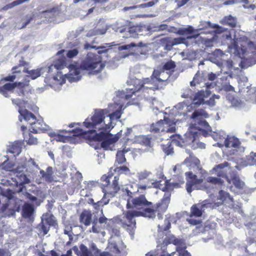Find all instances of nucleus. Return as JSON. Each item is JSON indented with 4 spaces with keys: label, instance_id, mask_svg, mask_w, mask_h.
I'll use <instances>...</instances> for the list:
<instances>
[{
    "label": "nucleus",
    "instance_id": "obj_3",
    "mask_svg": "<svg viewBox=\"0 0 256 256\" xmlns=\"http://www.w3.org/2000/svg\"><path fill=\"white\" fill-rule=\"evenodd\" d=\"M105 110H96L94 113L90 118H87L83 122V125L87 128L90 129L88 131H84L80 128H76L72 130L74 133L73 136H82L84 138H88L90 134H92L96 130L104 128L102 126V124L104 122L105 118Z\"/></svg>",
    "mask_w": 256,
    "mask_h": 256
},
{
    "label": "nucleus",
    "instance_id": "obj_36",
    "mask_svg": "<svg viewBox=\"0 0 256 256\" xmlns=\"http://www.w3.org/2000/svg\"><path fill=\"white\" fill-rule=\"evenodd\" d=\"M223 22L225 24L228 25L231 28L236 27V18L231 15L225 16L223 18Z\"/></svg>",
    "mask_w": 256,
    "mask_h": 256
},
{
    "label": "nucleus",
    "instance_id": "obj_35",
    "mask_svg": "<svg viewBox=\"0 0 256 256\" xmlns=\"http://www.w3.org/2000/svg\"><path fill=\"white\" fill-rule=\"evenodd\" d=\"M162 121L160 120L156 123L152 124L150 126V131L154 134L162 132Z\"/></svg>",
    "mask_w": 256,
    "mask_h": 256
},
{
    "label": "nucleus",
    "instance_id": "obj_63",
    "mask_svg": "<svg viewBox=\"0 0 256 256\" xmlns=\"http://www.w3.org/2000/svg\"><path fill=\"white\" fill-rule=\"evenodd\" d=\"M192 91L190 88L186 89L182 94L183 98H192Z\"/></svg>",
    "mask_w": 256,
    "mask_h": 256
},
{
    "label": "nucleus",
    "instance_id": "obj_5",
    "mask_svg": "<svg viewBox=\"0 0 256 256\" xmlns=\"http://www.w3.org/2000/svg\"><path fill=\"white\" fill-rule=\"evenodd\" d=\"M130 83L134 86L136 90H140V94L147 100H156V98H150L145 94L146 92H154L155 90L159 89L158 84H155V80H153L151 76L142 80L132 78L130 80Z\"/></svg>",
    "mask_w": 256,
    "mask_h": 256
},
{
    "label": "nucleus",
    "instance_id": "obj_20",
    "mask_svg": "<svg viewBox=\"0 0 256 256\" xmlns=\"http://www.w3.org/2000/svg\"><path fill=\"white\" fill-rule=\"evenodd\" d=\"M170 138H172L171 140L173 144L180 147L186 146L188 144H189L187 138H183L180 134L172 135Z\"/></svg>",
    "mask_w": 256,
    "mask_h": 256
},
{
    "label": "nucleus",
    "instance_id": "obj_34",
    "mask_svg": "<svg viewBox=\"0 0 256 256\" xmlns=\"http://www.w3.org/2000/svg\"><path fill=\"white\" fill-rule=\"evenodd\" d=\"M176 67V62L172 60H169L164 64L162 68V72H164V71L174 72Z\"/></svg>",
    "mask_w": 256,
    "mask_h": 256
},
{
    "label": "nucleus",
    "instance_id": "obj_58",
    "mask_svg": "<svg viewBox=\"0 0 256 256\" xmlns=\"http://www.w3.org/2000/svg\"><path fill=\"white\" fill-rule=\"evenodd\" d=\"M139 46L138 44H135L134 42H131L128 44L122 45L119 46L118 48L120 50H129L132 48L138 47Z\"/></svg>",
    "mask_w": 256,
    "mask_h": 256
},
{
    "label": "nucleus",
    "instance_id": "obj_64",
    "mask_svg": "<svg viewBox=\"0 0 256 256\" xmlns=\"http://www.w3.org/2000/svg\"><path fill=\"white\" fill-rule=\"evenodd\" d=\"M248 160L250 164L256 163V154L252 152L248 158Z\"/></svg>",
    "mask_w": 256,
    "mask_h": 256
},
{
    "label": "nucleus",
    "instance_id": "obj_49",
    "mask_svg": "<svg viewBox=\"0 0 256 256\" xmlns=\"http://www.w3.org/2000/svg\"><path fill=\"white\" fill-rule=\"evenodd\" d=\"M64 234H66L68 236L69 240L68 242L66 243V246H70L72 244V243L73 242V235L74 234L72 231V228L70 226V228L69 230H64Z\"/></svg>",
    "mask_w": 256,
    "mask_h": 256
},
{
    "label": "nucleus",
    "instance_id": "obj_41",
    "mask_svg": "<svg viewBox=\"0 0 256 256\" xmlns=\"http://www.w3.org/2000/svg\"><path fill=\"white\" fill-rule=\"evenodd\" d=\"M24 140L28 144H36L38 142L37 138H34L30 133H28L24 135Z\"/></svg>",
    "mask_w": 256,
    "mask_h": 256
},
{
    "label": "nucleus",
    "instance_id": "obj_16",
    "mask_svg": "<svg viewBox=\"0 0 256 256\" xmlns=\"http://www.w3.org/2000/svg\"><path fill=\"white\" fill-rule=\"evenodd\" d=\"M30 80L24 78L22 82H12L14 84V88H16L18 90V96H23L25 93V88L29 86Z\"/></svg>",
    "mask_w": 256,
    "mask_h": 256
},
{
    "label": "nucleus",
    "instance_id": "obj_15",
    "mask_svg": "<svg viewBox=\"0 0 256 256\" xmlns=\"http://www.w3.org/2000/svg\"><path fill=\"white\" fill-rule=\"evenodd\" d=\"M42 68H38L32 70H28V66L23 68L22 72L26 73V74L24 78H30L31 80H35L40 76L42 74Z\"/></svg>",
    "mask_w": 256,
    "mask_h": 256
},
{
    "label": "nucleus",
    "instance_id": "obj_55",
    "mask_svg": "<svg viewBox=\"0 0 256 256\" xmlns=\"http://www.w3.org/2000/svg\"><path fill=\"white\" fill-rule=\"evenodd\" d=\"M16 78H20V76L16 74H12L2 78L1 81L13 82Z\"/></svg>",
    "mask_w": 256,
    "mask_h": 256
},
{
    "label": "nucleus",
    "instance_id": "obj_31",
    "mask_svg": "<svg viewBox=\"0 0 256 256\" xmlns=\"http://www.w3.org/2000/svg\"><path fill=\"white\" fill-rule=\"evenodd\" d=\"M228 77H222L220 78L222 81L220 84V90L226 92H234V88L230 84L229 81L227 82Z\"/></svg>",
    "mask_w": 256,
    "mask_h": 256
},
{
    "label": "nucleus",
    "instance_id": "obj_61",
    "mask_svg": "<svg viewBox=\"0 0 256 256\" xmlns=\"http://www.w3.org/2000/svg\"><path fill=\"white\" fill-rule=\"evenodd\" d=\"M78 54V50L77 48H74L68 50L66 54V56L68 58H72L76 56Z\"/></svg>",
    "mask_w": 256,
    "mask_h": 256
},
{
    "label": "nucleus",
    "instance_id": "obj_30",
    "mask_svg": "<svg viewBox=\"0 0 256 256\" xmlns=\"http://www.w3.org/2000/svg\"><path fill=\"white\" fill-rule=\"evenodd\" d=\"M14 89V84L8 82L2 86H0V94L5 97L8 96V92L12 91Z\"/></svg>",
    "mask_w": 256,
    "mask_h": 256
},
{
    "label": "nucleus",
    "instance_id": "obj_42",
    "mask_svg": "<svg viewBox=\"0 0 256 256\" xmlns=\"http://www.w3.org/2000/svg\"><path fill=\"white\" fill-rule=\"evenodd\" d=\"M170 221H171L170 217V216H168V217L166 216V218L164 220V228H162V226L158 225V230L162 232L166 231V230H168L171 228Z\"/></svg>",
    "mask_w": 256,
    "mask_h": 256
},
{
    "label": "nucleus",
    "instance_id": "obj_32",
    "mask_svg": "<svg viewBox=\"0 0 256 256\" xmlns=\"http://www.w3.org/2000/svg\"><path fill=\"white\" fill-rule=\"evenodd\" d=\"M94 40H92V44H90L88 42H86L84 46V50H90V49H95V50H98V49H104V50H99L98 52V54H102V53H106L108 52V49H106V46H94Z\"/></svg>",
    "mask_w": 256,
    "mask_h": 256
},
{
    "label": "nucleus",
    "instance_id": "obj_45",
    "mask_svg": "<svg viewBox=\"0 0 256 256\" xmlns=\"http://www.w3.org/2000/svg\"><path fill=\"white\" fill-rule=\"evenodd\" d=\"M132 128H127L126 131L124 132L122 139L124 141V144H126L129 140H132Z\"/></svg>",
    "mask_w": 256,
    "mask_h": 256
},
{
    "label": "nucleus",
    "instance_id": "obj_12",
    "mask_svg": "<svg viewBox=\"0 0 256 256\" xmlns=\"http://www.w3.org/2000/svg\"><path fill=\"white\" fill-rule=\"evenodd\" d=\"M110 245L108 252H102L100 250L96 248L94 251V256H121V252L116 242H112Z\"/></svg>",
    "mask_w": 256,
    "mask_h": 256
},
{
    "label": "nucleus",
    "instance_id": "obj_59",
    "mask_svg": "<svg viewBox=\"0 0 256 256\" xmlns=\"http://www.w3.org/2000/svg\"><path fill=\"white\" fill-rule=\"evenodd\" d=\"M140 30V28L138 26H134L128 28V31L132 36L138 34V32Z\"/></svg>",
    "mask_w": 256,
    "mask_h": 256
},
{
    "label": "nucleus",
    "instance_id": "obj_27",
    "mask_svg": "<svg viewBox=\"0 0 256 256\" xmlns=\"http://www.w3.org/2000/svg\"><path fill=\"white\" fill-rule=\"evenodd\" d=\"M96 131L92 134L88 135V139L92 140L94 142H102L110 134L103 132H101L99 133H96Z\"/></svg>",
    "mask_w": 256,
    "mask_h": 256
},
{
    "label": "nucleus",
    "instance_id": "obj_9",
    "mask_svg": "<svg viewBox=\"0 0 256 256\" xmlns=\"http://www.w3.org/2000/svg\"><path fill=\"white\" fill-rule=\"evenodd\" d=\"M179 238H176L174 235L171 234L166 237L162 242L158 244L155 252L156 256H161L165 254L167 252V246L169 244H179Z\"/></svg>",
    "mask_w": 256,
    "mask_h": 256
},
{
    "label": "nucleus",
    "instance_id": "obj_8",
    "mask_svg": "<svg viewBox=\"0 0 256 256\" xmlns=\"http://www.w3.org/2000/svg\"><path fill=\"white\" fill-rule=\"evenodd\" d=\"M67 67L66 58L62 56L60 58L56 59L48 67V72H54L56 76H54V80L57 79L58 76L60 78L63 76L60 70Z\"/></svg>",
    "mask_w": 256,
    "mask_h": 256
},
{
    "label": "nucleus",
    "instance_id": "obj_62",
    "mask_svg": "<svg viewBox=\"0 0 256 256\" xmlns=\"http://www.w3.org/2000/svg\"><path fill=\"white\" fill-rule=\"evenodd\" d=\"M141 142L144 145L146 146H151V138L148 136H142Z\"/></svg>",
    "mask_w": 256,
    "mask_h": 256
},
{
    "label": "nucleus",
    "instance_id": "obj_54",
    "mask_svg": "<svg viewBox=\"0 0 256 256\" xmlns=\"http://www.w3.org/2000/svg\"><path fill=\"white\" fill-rule=\"evenodd\" d=\"M150 174V172L144 170L138 173L137 177L140 180H142L146 179Z\"/></svg>",
    "mask_w": 256,
    "mask_h": 256
},
{
    "label": "nucleus",
    "instance_id": "obj_14",
    "mask_svg": "<svg viewBox=\"0 0 256 256\" xmlns=\"http://www.w3.org/2000/svg\"><path fill=\"white\" fill-rule=\"evenodd\" d=\"M80 250L77 246L72 247V250L77 256H94L92 252L84 244H80Z\"/></svg>",
    "mask_w": 256,
    "mask_h": 256
},
{
    "label": "nucleus",
    "instance_id": "obj_11",
    "mask_svg": "<svg viewBox=\"0 0 256 256\" xmlns=\"http://www.w3.org/2000/svg\"><path fill=\"white\" fill-rule=\"evenodd\" d=\"M120 132L115 136L110 134L107 137L101 142L100 147L105 150H112L114 144L122 136Z\"/></svg>",
    "mask_w": 256,
    "mask_h": 256
},
{
    "label": "nucleus",
    "instance_id": "obj_26",
    "mask_svg": "<svg viewBox=\"0 0 256 256\" xmlns=\"http://www.w3.org/2000/svg\"><path fill=\"white\" fill-rule=\"evenodd\" d=\"M29 64L28 62L25 61L24 58H22L19 61V63L18 65L13 66L12 68V74H16L18 75L22 72L23 68L28 66Z\"/></svg>",
    "mask_w": 256,
    "mask_h": 256
},
{
    "label": "nucleus",
    "instance_id": "obj_18",
    "mask_svg": "<svg viewBox=\"0 0 256 256\" xmlns=\"http://www.w3.org/2000/svg\"><path fill=\"white\" fill-rule=\"evenodd\" d=\"M179 244H176V252L178 253V256H192L186 250V246L184 240L179 238Z\"/></svg>",
    "mask_w": 256,
    "mask_h": 256
},
{
    "label": "nucleus",
    "instance_id": "obj_21",
    "mask_svg": "<svg viewBox=\"0 0 256 256\" xmlns=\"http://www.w3.org/2000/svg\"><path fill=\"white\" fill-rule=\"evenodd\" d=\"M130 150L129 148H126L124 147L122 150H118L116 156L115 164H122L126 162V158L125 157V154Z\"/></svg>",
    "mask_w": 256,
    "mask_h": 256
},
{
    "label": "nucleus",
    "instance_id": "obj_28",
    "mask_svg": "<svg viewBox=\"0 0 256 256\" xmlns=\"http://www.w3.org/2000/svg\"><path fill=\"white\" fill-rule=\"evenodd\" d=\"M108 232L110 234V240L112 242H116L114 240V238H117L118 242H122L119 228L116 226H111L108 230Z\"/></svg>",
    "mask_w": 256,
    "mask_h": 256
},
{
    "label": "nucleus",
    "instance_id": "obj_2",
    "mask_svg": "<svg viewBox=\"0 0 256 256\" xmlns=\"http://www.w3.org/2000/svg\"><path fill=\"white\" fill-rule=\"evenodd\" d=\"M104 66L100 56L94 53L88 52L79 66L72 64L68 66L70 76L67 74L64 75L71 82L77 81L80 79L81 71H86L90 74H96L100 72Z\"/></svg>",
    "mask_w": 256,
    "mask_h": 256
},
{
    "label": "nucleus",
    "instance_id": "obj_6",
    "mask_svg": "<svg viewBox=\"0 0 256 256\" xmlns=\"http://www.w3.org/2000/svg\"><path fill=\"white\" fill-rule=\"evenodd\" d=\"M217 176L226 178L230 192L238 194L240 190L243 189L244 183L240 180L237 174L234 172L230 173V177L224 172L220 171L217 173Z\"/></svg>",
    "mask_w": 256,
    "mask_h": 256
},
{
    "label": "nucleus",
    "instance_id": "obj_22",
    "mask_svg": "<svg viewBox=\"0 0 256 256\" xmlns=\"http://www.w3.org/2000/svg\"><path fill=\"white\" fill-rule=\"evenodd\" d=\"M30 126L29 130L30 132L37 134L44 130L42 122L37 120L36 118V121L34 122L31 123V124Z\"/></svg>",
    "mask_w": 256,
    "mask_h": 256
},
{
    "label": "nucleus",
    "instance_id": "obj_51",
    "mask_svg": "<svg viewBox=\"0 0 256 256\" xmlns=\"http://www.w3.org/2000/svg\"><path fill=\"white\" fill-rule=\"evenodd\" d=\"M29 0H16L6 6L4 8L6 10L11 8L14 6L20 4L24 2H28Z\"/></svg>",
    "mask_w": 256,
    "mask_h": 256
},
{
    "label": "nucleus",
    "instance_id": "obj_57",
    "mask_svg": "<svg viewBox=\"0 0 256 256\" xmlns=\"http://www.w3.org/2000/svg\"><path fill=\"white\" fill-rule=\"evenodd\" d=\"M122 115V112L120 110H116L109 115L110 118L112 120H118L120 118Z\"/></svg>",
    "mask_w": 256,
    "mask_h": 256
},
{
    "label": "nucleus",
    "instance_id": "obj_48",
    "mask_svg": "<svg viewBox=\"0 0 256 256\" xmlns=\"http://www.w3.org/2000/svg\"><path fill=\"white\" fill-rule=\"evenodd\" d=\"M98 221V219H94L92 222V232L94 233L98 234L102 230V227L100 225Z\"/></svg>",
    "mask_w": 256,
    "mask_h": 256
},
{
    "label": "nucleus",
    "instance_id": "obj_1",
    "mask_svg": "<svg viewBox=\"0 0 256 256\" xmlns=\"http://www.w3.org/2000/svg\"><path fill=\"white\" fill-rule=\"evenodd\" d=\"M126 210L124 212L120 222L122 227L130 235L134 234L136 228V218L143 216L154 219L157 213L158 219L162 220L170 202L171 194L169 193H165L160 200L154 206L152 202L148 200L145 194L132 192L128 189L126 190Z\"/></svg>",
    "mask_w": 256,
    "mask_h": 256
},
{
    "label": "nucleus",
    "instance_id": "obj_38",
    "mask_svg": "<svg viewBox=\"0 0 256 256\" xmlns=\"http://www.w3.org/2000/svg\"><path fill=\"white\" fill-rule=\"evenodd\" d=\"M178 187V183H172L171 184L170 182L166 180L165 182V185L164 187L162 188V191L166 192L165 193H169L174 188Z\"/></svg>",
    "mask_w": 256,
    "mask_h": 256
},
{
    "label": "nucleus",
    "instance_id": "obj_50",
    "mask_svg": "<svg viewBox=\"0 0 256 256\" xmlns=\"http://www.w3.org/2000/svg\"><path fill=\"white\" fill-rule=\"evenodd\" d=\"M114 171L118 172L119 174H128L130 173V172L128 168L126 166L116 167L114 169Z\"/></svg>",
    "mask_w": 256,
    "mask_h": 256
},
{
    "label": "nucleus",
    "instance_id": "obj_7",
    "mask_svg": "<svg viewBox=\"0 0 256 256\" xmlns=\"http://www.w3.org/2000/svg\"><path fill=\"white\" fill-rule=\"evenodd\" d=\"M207 208V204H193L190 208L189 218L186 219L188 222L191 226H198L197 227L202 226V222L201 220H196L194 217H201L204 212V208Z\"/></svg>",
    "mask_w": 256,
    "mask_h": 256
},
{
    "label": "nucleus",
    "instance_id": "obj_25",
    "mask_svg": "<svg viewBox=\"0 0 256 256\" xmlns=\"http://www.w3.org/2000/svg\"><path fill=\"white\" fill-rule=\"evenodd\" d=\"M40 174L47 182L50 183L54 181V172L52 166H48L46 172L40 170Z\"/></svg>",
    "mask_w": 256,
    "mask_h": 256
},
{
    "label": "nucleus",
    "instance_id": "obj_23",
    "mask_svg": "<svg viewBox=\"0 0 256 256\" xmlns=\"http://www.w3.org/2000/svg\"><path fill=\"white\" fill-rule=\"evenodd\" d=\"M34 211V206L28 202L24 203L22 208V216L24 218H30Z\"/></svg>",
    "mask_w": 256,
    "mask_h": 256
},
{
    "label": "nucleus",
    "instance_id": "obj_33",
    "mask_svg": "<svg viewBox=\"0 0 256 256\" xmlns=\"http://www.w3.org/2000/svg\"><path fill=\"white\" fill-rule=\"evenodd\" d=\"M9 152L14 154H19L22 150L21 144L18 142H14L9 146Z\"/></svg>",
    "mask_w": 256,
    "mask_h": 256
},
{
    "label": "nucleus",
    "instance_id": "obj_46",
    "mask_svg": "<svg viewBox=\"0 0 256 256\" xmlns=\"http://www.w3.org/2000/svg\"><path fill=\"white\" fill-rule=\"evenodd\" d=\"M161 72L158 70H154L151 76L153 80H155V84L157 82H164V80L160 78Z\"/></svg>",
    "mask_w": 256,
    "mask_h": 256
},
{
    "label": "nucleus",
    "instance_id": "obj_47",
    "mask_svg": "<svg viewBox=\"0 0 256 256\" xmlns=\"http://www.w3.org/2000/svg\"><path fill=\"white\" fill-rule=\"evenodd\" d=\"M207 181L210 183L214 184H218L222 186L224 184V182L222 180L219 178H216L212 176H209L207 178Z\"/></svg>",
    "mask_w": 256,
    "mask_h": 256
},
{
    "label": "nucleus",
    "instance_id": "obj_29",
    "mask_svg": "<svg viewBox=\"0 0 256 256\" xmlns=\"http://www.w3.org/2000/svg\"><path fill=\"white\" fill-rule=\"evenodd\" d=\"M204 92H198L194 95L192 98V105H194V107H197L201 104H204Z\"/></svg>",
    "mask_w": 256,
    "mask_h": 256
},
{
    "label": "nucleus",
    "instance_id": "obj_37",
    "mask_svg": "<svg viewBox=\"0 0 256 256\" xmlns=\"http://www.w3.org/2000/svg\"><path fill=\"white\" fill-rule=\"evenodd\" d=\"M172 140H169L167 142L166 144H162L161 145L162 150L166 155L170 154L174 152L173 148L172 146Z\"/></svg>",
    "mask_w": 256,
    "mask_h": 256
},
{
    "label": "nucleus",
    "instance_id": "obj_10",
    "mask_svg": "<svg viewBox=\"0 0 256 256\" xmlns=\"http://www.w3.org/2000/svg\"><path fill=\"white\" fill-rule=\"evenodd\" d=\"M185 174L187 180L186 184V190L188 193L190 194L194 189V186L196 189L198 188L197 186L202 183L203 179L198 178L192 172H186Z\"/></svg>",
    "mask_w": 256,
    "mask_h": 256
},
{
    "label": "nucleus",
    "instance_id": "obj_44",
    "mask_svg": "<svg viewBox=\"0 0 256 256\" xmlns=\"http://www.w3.org/2000/svg\"><path fill=\"white\" fill-rule=\"evenodd\" d=\"M200 116L208 118V114L206 112L202 110H196L192 114L191 118L193 119H195Z\"/></svg>",
    "mask_w": 256,
    "mask_h": 256
},
{
    "label": "nucleus",
    "instance_id": "obj_39",
    "mask_svg": "<svg viewBox=\"0 0 256 256\" xmlns=\"http://www.w3.org/2000/svg\"><path fill=\"white\" fill-rule=\"evenodd\" d=\"M37 228L39 232L42 233L44 236L50 230V226L44 222V220H42Z\"/></svg>",
    "mask_w": 256,
    "mask_h": 256
},
{
    "label": "nucleus",
    "instance_id": "obj_60",
    "mask_svg": "<svg viewBox=\"0 0 256 256\" xmlns=\"http://www.w3.org/2000/svg\"><path fill=\"white\" fill-rule=\"evenodd\" d=\"M161 42L163 44H166V47L167 49H170L172 47H170V44L171 43H173V41L170 38L166 37L164 38L161 40Z\"/></svg>",
    "mask_w": 256,
    "mask_h": 256
},
{
    "label": "nucleus",
    "instance_id": "obj_53",
    "mask_svg": "<svg viewBox=\"0 0 256 256\" xmlns=\"http://www.w3.org/2000/svg\"><path fill=\"white\" fill-rule=\"evenodd\" d=\"M219 198L222 201L226 200L228 198L230 199V194L229 193L223 190H220L219 192Z\"/></svg>",
    "mask_w": 256,
    "mask_h": 256
},
{
    "label": "nucleus",
    "instance_id": "obj_24",
    "mask_svg": "<svg viewBox=\"0 0 256 256\" xmlns=\"http://www.w3.org/2000/svg\"><path fill=\"white\" fill-rule=\"evenodd\" d=\"M20 116H22L23 118L28 122V124L30 125L31 123L34 122L36 121V116L34 114L29 112L28 110L25 109L24 110H18Z\"/></svg>",
    "mask_w": 256,
    "mask_h": 256
},
{
    "label": "nucleus",
    "instance_id": "obj_40",
    "mask_svg": "<svg viewBox=\"0 0 256 256\" xmlns=\"http://www.w3.org/2000/svg\"><path fill=\"white\" fill-rule=\"evenodd\" d=\"M42 220H44V222L49 226H55L57 224L55 218L52 214L46 215V218L44 219H42Z\"/></svg>",
    "mask_w": 256,
    "mask_h": 256
},
{
    "label": "nucleus",
    "instance_id": "obj_19",
    "mask_svg": "<svg viewBox=\"0 0 256 256\" xmlns=\"http://www.w3.org/2000/svg\"><path fill=\"white\" fill-rule=\"evenodd\" d=\"M224 144L226 148H238L240 142L237 138L228 136L224 140Z\"/></svg>",
    "mask_w": 256,
    "mask_h": 256
},
{
    "label": "nucleus",
    "instance_id": "obj_4",
    "mask_svg": "<svg viewBox=\"0 0 256 256\" xmlns=\"http://www.w3.org/2000/svg\"><path fill=\"white\" fill-rule=\"evenodd\" d=\"M111 168L107 174H104L100 178L102 188L104 196L108 195L112 198L120 190V188L118 184L119 176H114Z\"/></svg>",
    "mask_w": 256,
    "mask_h": 256
},
{
    "label": "nucleus",
    "instance_id": "obj_13",
    "mask_svg": "<svg viewBox=\"0 0 256 256\" xmlns=\"http://www.w3.org/2000/svg\"><path fill=\"white\" fill-rule=\"evenodd\" d=\"M162 132L174 133L176 130V122L169 118L164 117L162 120Z\"/></svg>",
    "mask_w": 256,
    "mask_h": 256
},
{
    "label": "nucleus",
    "instance_id": "obj_52",
    "mask_svg": "<svg viewBox=\"0 0 256 256\" xmlns=\"http://www.w3.org/2000/svg\"><path fill=\"white\" fill-rule=\"evenodd\" d=\"M138 92H140V90H136L134 86L133 88L126 89L124 98L126 100L130 99L134 94Z\"/></svg>",
    "mask_w": 256,
    "mask_h": 256
},
{
    "label": "nucleus",
    "instance_id": "obj_43",
    "mask_svg": "<svg viewBox=\"0 0 256 256\" xmlns=\"http://www.w3.org/2000/svg\"><path fill=\"white\" fill-rule=\"evenodd\" d=\"M52 136L54 138V139L56 140V141L62 142H67L70 139V137L63 136L59 134L54 133L52 134Z\"/></svg>",
    "mask_w": 256,
    "mask_h": 256
},
{
    "label": "nucleus",
    "instance_id": "obj_17",
    "mask_svg": "<svg viewBox=\"0 0 256 256\" xmlns=\"http://www.w3.org/2000/svg\"><path fill=\"white\" fill-rule=\"evenodd\" d=\"M80 222L86 226H90L92 222V214L90 210H84L80 216Z\"/></svg>",
    "mask_w": 256,
    "mask_h": 256
},
{
    "label": "nucleus",
    "instance_id": "obj_56",
    "mask_svg": "<svg viewBox=\"0 0 256 256\" xmlns=\"http://www.w3.org/2000/svg\"><path fill=\"white\" fill-rule=\"evenodd\" d=\"M232 47L236 50V52L240 54V53L244 54L245 50L243 48H240L238 44V40H234L232 44Z\"/></svg>",
    "mask_w": 256,
    "mask_h": 256
}]
</instances>
